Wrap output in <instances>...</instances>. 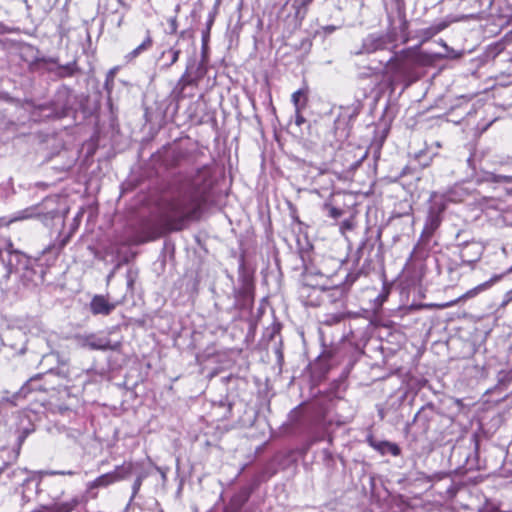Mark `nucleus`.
Masks as SVG:
<instances>
[{"label":"nucleus","instance_id":"4","mask_svg":"<svg viewBox=\"0 0 512 512\" xmlns=\"http://www.w3.org/2000/svg\"><path fill=\"white\" fill-rule=\"evenodd\" d=\"M76 345L90 350H116L118 343L111 344L110 339L100 333L78 334L74 337Z\"/></svg>","mask_w":512,"mask_h":512},{"label":"nucleus","instance_id":"21","mask_svg":"<svg viewBox=\"0 0 512 512\" xmlns=\"http://www.w3.org/2000/svg\"><path fill=\"white\" fill-rule=\"evenodd\" d=\"M68 241H69V236L64 237L58 243H53V244L49 245L48 247H46L43 250V254H46V253L59 254L60 251L67 245Z\"/></svg>","mask_w":512,"mask_h":512},{"label":"nucleus","instance_id":"16","mask_svg":"<svg viewBox=\"0 0 512 512\" xmlns=\"http://www.w3.org/2000/svg\"><path fill=\"white\" fill-rule=\"evenodd\" d=\"M133 467L132 462H124L122 465L116 466L115 469L111 471L114 481L118 482L128 478L132 474Z\"/></svg>","mask_w":512,"mask_h":512},{"label":"nucleus","instance_id":"14","mask_svg":"<svg viewBox=\"0 0 512 512\" xmlns=\"http://www.w3.org/2000/svg\"><path fill=\"white\" fill-rule=\"evenodd\" d=\"M153 45L152 37L150 36V33L147 32V36L143 40V42L138 45L135 49H133L131 52L126 54L125 59L126 61L130 62L133 61L135 58H137L139 55L144 53L145 51H148Z\"/></svg>","mask_w":512,"mask_h":512},{"label":"nucleus","instance_id":"9","mask_svg":"<svg viewBox=\"0 0 512 512\" xmlns=\"http://www.w3.org/2000/svg\"><path fill=\"white\" fill-rule=\"evenodd\" d=\"M483 253V247L478 242L467 243L460 251V257L465 263L478 261Z\"/></svg>","mask_w":512,"mask_h":512},{"label":"nucleus","instance_id":"6","mask_svg":"<svg viewBox=\"0 0 512 512\" xmlns=\"http://www.w3.org/2000/svg\"><path fill=\"white\" fill-rule=\"evenodd\" d=\"M390 38L385 34L371 33L367 35L363 41L360 50L356 51V55L371 54L387 48Z\"/></svg>","mask_w":512,"mask_h":512},{"label":"nucleus","instance_id":"18","mask_svg":"<svg viewBox=\"0 0 512 512\" xmlns=\"http://www.w3.org/2000/svg\"><path fill=\"white\" fill-rule=\"evenodd\" d=\"M446 28L445 23H439L437 25H432L430 27L424 28L420 30V35L424 38V40H428L444 30Z\"/></svg>","mask_w":512,"mask_h":512},{"label":"nucleus","instance_id":"1","mask_svg":"<svg viewBox=\"0 0 512 512\" xmlns=\"http://www.w3.org/2000/svg\"><path fill=\"white\" fill-rule=\"evenodd\" d=\"M212 184V172L208 166H202L190 177L185 190L172 199L163 212L170 229L182 230L189 222L199 219Z\"/></svg>","mask_w":512,"mask_h":512},{"label":"nucleus","instance_id":"2","mask_svg":"<svg viewBox=\"0 0 512 512\" xmlns=\"http://www.w3.org/2000/svg\"><path fill=\"white\" fill-rule=\"evenodd\" d=\"M429 202L430 206L423 233L431 236L442 222V215L447 208V202L445 197L437 192L431 194Z\"/></svg>","mask_w":512,"mask_h":512},{"label":"nucleus","instance_id":"15","mask_svg":"<svg viewBox=\"0 0 512 512\" xmlns=\"http://www.w3.org/2000/svg\"><path fill=\"white\" fill-rule=\"evenodd\" d=\"M113 483H115V481L111 472L105 473L97 477L95 480L89 482L87 484V491L92 492L94 489L105 488Z\"/></svg>","mask_w":512,"mask_h":512},{"label":"nucleus","instance_id":"32","mask_svg":"<svg viewBox=\"0 0 512 512\" xmlns=\"http://www.w3.org/2000/svg\"><path fill=\"white\" fill-rule=\"evenodd\" d=\"M48 475H75L76 473L74 471L68 470V471H49L47 472Z\"/></svg>","mask_w":512,"mask_h":512},{"label":"nucleus","instance_id":"11","mask_svg":"<svg viewBox=\"0 0 512 512\" xmlns=\"http://www.w3.org/2000/svg\"><path fill=\"white\" fill-rule=\"evenodd\" d=\"M470 194V190L463 184H455L449 188L446 192L440 193L441 196L445 197V201L448 202H461Z\"/></svg>","mask_w":512,"mask_h":512},{"label":"nucleus","instance_id":"10","mask_svg":"<svg viewBox=\"0 0 512 512\" xmlns=\"http://www.w3.org/2000/svg\"><path fill=\"white\" fill-rule=\"evenodd\" d=\"M29 382L24 384L18 391L14 393H9L8 391H3L0 393V404H8L10 406H17L18 402L26 397L29 393Z\"/></svg>","mask_w":512,"mask_h":512},{"label":"nucleus","instance_id":"20","mask_svg":"<svg viewBox=\"0 0 512 512\" xmlns=\"http://www.w3.org/2000/svg\"><path fill=\"white\" fill-rule=\"evenodd\" d=\"M485 180L486 181H490V182H494V183H507V184H511L512 183V174H510V175H502V174H495V173H492V172H488L485 175Z\"/></svg>","mask_w":512,"mask_h":512},{"label":"nucleus","instance_id":"3","mask_svg":"<svg viewBox=\"0 0 512 512\" xmlns=\"http://www.w3.org/2000/svg\"><path fill=\"white\" fill-rule=\"evenodd\" d=\"M383 72L390 85H394L402 77H405L409 72L406 55L394 53L386 62Z\"/></svg>","mask_w":512,"mask_h":512},{"label":"nucleus","instance_id":"36","mask_svg":"<svg viewBox=\"0 0 512 512\" xmlns=\"http://www.w3.org/2000/svg\"><path fill=\"white\" fill-rule=\"evenodd\" d=\"M473 7L481 8V0H473Z\"/></svg>","mask_w":512,"mask_h":512},{"label":"nucleus","instance_id":"37","mask_svg":"<svg viewBox=\"0 0 512 512\" xmlns=\"http://www.w3.org/2000/svg\"><path fill=\"white\" fill-rule=\"evenodd\" d=\"M421 418V412L419 411L413 418V422H417Z\"/></svg>","mask_w":512,"mask_h":512},{"label":"nucleus","instance_id":"28","mask_svg":"<svg viewBox=\"0 0 512 512\" xmlns=\"http://www.w3.org/2000/svg\"><path fill=\"white\" fill-rule=\"evenodd\" d=\"M511 301H512V289H510L503 295V299H502V302L500 303V307L501 308L506 307Z\"/></svg>","mask_w":512,"mask_h":512},{"label":"nucleus","instance_id":"19","mask_svg":"<svg viewBox=\"0 0 512 512\" xmlns=\"http://www.w3.org/2000/svg\"><path fill=\"white\" fill-rule=\"evenodd\" d=\"M181 51L175 47H171L167 51L162 53V57L166 55L169 56V61L162 65V69H169L173 64H175L180 56Z\"/></svg>","mask_w":512,"mask_h":512},{"label":"nucleus","instance_id":"25","mask_svg":"<svg viewBox=\"0 0 512 512\" xmlns=\"http://www.w3.org/2000/svg\"><path fill=\"white\" fill-rule=\"evenodd\" d=\"M143 479L144 476L142 474L138 475L137 478L135 479L132 485V498H134L136 494L139 492Z\"/></svg>","mask_w":512,"mask_h":512},{"label":"nucleus","instance_id":"27","mask_svg":"<svg viewBox=\"0 0 512 512\" xmlns=\"http://www.w3.org/2000/svg\"><path fill=\"white\" fill-rule=\"evenodd\" d=\"M75 62L73 63H69L65 66H62L61 69L64 71L63 75L65 76H71L74 74V71H75Z\"/></svg>","mask_w":512,"mask_h":512},{"label":"nucleus","instance_id":"29","mask_svg":"<svg viewBox=\"0 0 512 512\" xmlns=\"http://www.w3.org/2000/svg\"><path fill=\"white\" fill-rule=\"evenodd\" d=\"M116 68H112L109 70L107 76H106V82L105 85L108 88L110 85H113L114 77L116 74Z\"/></svg>","mask_w":512,"mask_h":512},{"label":"nucleus","instance_id":"33","mask_svg":"<svg viewBox=\"0 0 512 512\" xmlns=\"http://www.w3.org/2000/svg\"><path fill=\"white\" fill-rule=\"evenodd\" d=\"M187 76H188V72L186 71V72L182 75V77L180 78V80H179V82H178V85H181V86H182V87H181V90H183V89H184V87H185L187 84H189V82H188V81H187V79H186V78H187Z\"/></svg>","mask_w":512,"mask_h":512},{"label":"nucleus","instance_id":"17","mask_svg":"<svg viewBox=\"0 0 512 512\" xmlns=\"http://www.w3.org/2000/svg\"><path fill=\"white\" fill-rule=\"evenodd\" d=\"M291 101L295 110H303L307 104V97L304 90L299 89L292 94Z\"/></svg>","mask_w":512,"mask_h":512},{"label":"nucleus","instance_id":"26","mask_svg":"<svg viewBox=\"0 0 512 512\" xmlns=\"http://www.w3.org/2000/svg\"><path fill=\"white\" fill-rule=\"evenodd\" d=\"M328 209V215L333 218L337 219L342 216L343 211L339 208H336L334 206L326 205L325 206Z\"/></svg>","mask_w":512,"mask_h":512},{"label":"nucleus","instance_id":"7","mask_svg":"<svg viewBox=\"0 0 512 512\" xmlns=\"http://www.w3.org/2000/svg\"><path fill=\"white\" fill-rule=\"evenodd\" d=\"M57 215H58L57 210H50L48 212H43L39 206H32V207H28L21 211L16 212L13 215V217H11L9 219V221L7 222V225H9L13 222L23 221V220H27V219H30L33 217L41 218V220L43 222H45L47 220L54 219Z\"/></svg>","mask_w":512,"mask_h":512},{"label":"nucleus","instance_id":"38","mask_svg":"<svg viewBox=\"0 0 512 512\" xmlns=\"http://www.w3.org/2000/svg\"><path fill=\"white\" fill-rule=\"evenodd\" d=\"M22 497H23V499H27V501H29V498H28V496L26 495L25 491H23V496H22Z\"/></svg>","mask_w":512,"mask_h":512},{"label":"nucleus","instance_id":"23","mask_svg":"<svg viewBox=\"0 0 512 512\" xmlns=\"http://www.w3.org/2000/svg\"><path fill=\"white\" fill-rule=\"evenodd\" d=\"M304 280H305V283H304L303 287L301 288V295L302 296H304L305 292L307 291V287L308 286H311L314 289H316V288H319L320 290H325L326 289V286H325L324 283H320V282L314 283L313 280L311 279L310 275H308V274L305 275Z\"/></svg>","mask_w":512,"mask_h":512},{"label":"nucleus","instance_id":"5","mask_svg":"<svg viewBox=\"0 0 512 512\" xmlns=\"http://www.w3.org/2000/svg\"><path fill=\"white\" fill-rule=\"evenodd\" d=\"M2 261L6 268L5 279L8 280L13 273L21 270H27L30 267V258L17 250H8L6 257L2 256Z\"/></svg>","mask_w":512,"mask_h":512},{"label":"nucleus","instance_id":"12","mask_svg":"<svg viewBox=\"0 0 512 512\" xmlns=\"http://www.w3.org/2000/svg\"><path fill=\"white\" fill-rule=\"evenodd\" d=\"M500 279V276H494L492 277L491 279H489L488 281H485L479 285H477L476 287L468 290L465 294H463L458 300L456 301H452L450 303H447L446 305H443V307H449V306H452L453 304L457 303L459 300H465V299H470V298H473L475 296H477L478 294L488 290L493 284H495L498 280Z\"/></svg>","mask_w":512,"mask_h":512},{"label":"nucleus","instance_id":"22","mask_svg":"<svg viewBox=\"0 0 512 512\" xmlns=\"http://www.w3.org/2000/svg\"><path fill=\"white\" fill-rule=\"evenodd\" d=\"M313 2V0H295L293 8L296 11V16L304 17L307 11V7Z\"/></svg>","mask_w":512,"mask_h":512},{"label":"nucleus","instance_id":"13","mask_svg":"<svg viewBox=\"0 0 512 512\" xmlns=\"http://www.w3.org/2000/svg\"><path fill=\"white\" fill-rule=\"evenodd\" d=\"M374 449L379 451L381 454H391L393 456H399L401 453L400 447L392 442L388 441H374L371 442Z\"/></svg>","mask_w":512,"mask_h":512},{"label":"nucleus","instance_id":"8","mask_svg":"<svg viewBox=\"0 0 512 512\" xmlns=\"http://www.w3.org/2000/svg\"><path fill=\"white\" fill-rule=\"evenodd\" d=\"M118 302L111 303L103 295H95L90 302V311L94 315H109L117 306Z\"/></svg>","mask_w":512,"mask_h":512},{"label":"nucleus","instance_id":"34","mask_svg":"<svg viewBox=\"0 0 512 512\" xmlns=\"http://www.w3.org/2000/svg\"><path fill=\"white\" fill-rule=\"evenodd\" d=\"M31 485H34V490H35V491H37V489H38V483H34L33 481H26V482L24 483V488H25V489H28V488H30V486H31Z\"/></svg>","mask_w":512,"mask_h":512},{"label":"nucleus","instance_id":"31","mask_svg":"<svg viewBox=\"0 0 512 512\" xmlns=\"http://www.w3.org/2000/svg\"><path fill=\"white\" fill-rule=\"evenodd\" d=\"M168 24H169V28H170V33H176L177 28H178L176 17L170 18L168 20Z\"/></svg>","mask_w":512,"mask_h":512},{"label":"nucleus","instance_id":"24","mask_svg":"<svg viewBox=\"0 0 512 512\" xmlns=\"http://www.w3.org/2000/svg\"><path fill=\"white\" fill-rule=\"evenodd\" d=\"M138 273L133 269H129L126 273L127 288L133 290L134 283L137 279Z\"/></svg>","mask_w":512,"mask_h":512},{"label":"nucleus","instance_id":"30","mask_svg":"<svg viewBox=\"0 0 512 512\" xmlns=\"http://www.w3.org/2000/svg\"><path fill=\"white\" fill-rule=\"evenodd\" d=\"M301 111L302 110H295V124L297 126H301L306 121L303 115L301 114Z\"/></svg>","mask_w":512,"mask_h":512},{"label":"nucleus","instance_id":"35","mask_svg":"<svg viewBox=\"0 0 512 512\" xmlns=\"http://www.w3.org/2000/svg\"><path fill=\"white\" fill-rule=\"evenodd\" d=\"M323 454H324L325 460H332V454L327 449L323 450Z\"/></svg>","mask_w":512,"mask_h":512}]
</instances>
